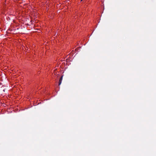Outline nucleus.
<instances>
[{"mask_svg":"<svg viewBox=\"0 0 156 156\" xmlns=\"http://www.w3.org/2000/svg\"><path fill=\"white\" fill-rule=\"evenodd\" d=\"M62 78H63V76H61V78H60V80H59V84H58L59 85H60L61 84L62 80Z\"/></svg>","mask_w":156,"mask_h":156,"instance_id":"f257e3e1","label":"nucleus"},{"mask_svg":"<svg viewBox=\"0 0 156 156\" xmlns=\"http://www.w3.org/2000/svg\"><path fill=\"white\" fill-rule=\"evenodd\" d=\"M83 0H81V1H82Z\"/></svg>","mask_w":156,"mask_h":156,"instance_id":"f03ea898","label":"nucleus"}]
</instances>
